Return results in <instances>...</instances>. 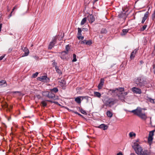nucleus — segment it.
<instances>
[{
    "mask_svg": "<svg viewBox=\"0 0 155 155\" xmlns=\"http://www.w3.org/2000/svg\"><path fill=\"white\" fill-rule=\"evenodd\" d=\"M124 110L126 112L128 111L133 113L143 120H145L147 118V115L144 112V109L138 107L136 109L131 111H129L126 110Z\"/></svg>",
    "mask_w": 155,
    "mask_h": 155,
    "instance_id": "1",
    "label": "nucleus"
},
{
    "mask_svg": "<svg viewBox=\"0 0 155 155\" xmlns=\"http://www.w3.org/2000/svg\"><path fill=\"white\" fill-rule=\"evenodd\" d=\"M132 147L135 153L138 155H150L147 153V150H143L142 148L139 145V143H133L132 145Z\"/></svg>",
    "mask_w": 155,
    "mask_h": 155,
    "instance_id": "2",
    "label": "nucleus"
},
{
    "mask_svg": "<svg viewBox=\"0 0 155 155\" xmlns=\"http://www.w3.org/2000/svg\"><path fill=\"white\" fill-rule=\"evenodd\" d=\"M104 104L107 107H111L117 102V100L107 97H105L102 100Z\"/></svg>",
    "mask_w": 155,
    "mask_h": 155,
    "instance_id": "3",
    "label": "nucleus"
},
{
    "mask_svg": "<svg viewBox=\"0 0 155 155\" xmlns=\"http://www.w3.org/2000/svg\"><path fill=\"white\" fill-rule=\"evenodd\" d=\"M136 84L140 87L145 85L147 84L146 81L140 78H137L135 81Z\"/></svg>",
    "mask_w": 155,
    "mask_h": 155,
    "instance_id": "4",
    "label": "nucleus"
},
{
    "mask_svg": "<svg viewBox=\"0 0 155 155\" xmlns=\"http://www.w3.org/2000/svg\"><path fill=\"white\" fill-rule=\"evenodd\" d=\"M124 91V88L123 87H120L117 88L115 89H111L110 90V91L112 92L113 93H116L118 96V94L121 93Z\"/></svg>",
    "mask_w": 155,
    "mask_h": 155,
    "instance_id": "5",
    "label": "nucleus"
},
{
    "mask_svg": "<svg viewBox=\"0 0 155 155\" xmlns=\"http://www.w3.org/2000/svg\"><path fill=\"white\" fill-rule=\"evenodd\" d=\"M89 97H78L76 98L75 99V101L78 104H80L81 103V98L82 100L84 99H85L88 102Z\"/></svg>",
    "mask_w": 155,
    "mask_h": 155,
    "instance_id": "6",
    "label": "nucleus"
},
{
    "mask_svg": "<svg viewBox=\"0 0 155 155\" xmlns=\"http://www.w3.org/2000/svg\"><path fill=\"white\" fill-rule=\"evenodd\" d=\"M48 94H47V97L49 98H52L54 100H58V97H55V95L52 93V92H48L47 91L46 92Z\"/></svg>",
    "mask_w": 155,
    "mask_h": 155,
    "instance_id": "7",
    "label": "nucleus"
},
{
    "mask_svg": "<svg viewBox=\"0 0 155 155\" xmlns=\"http://www.w3.org/2000/svg\"><path fill=\"white\" fill-rule=\"evenodd\" d=\"M128 92H123L121 93H120L118 94V96L119 99L121 100H123L124 98V97L125 96L127 95Z\"/></svg>",
    "mask_w": 155,
    "mask_h": 155,
    "instance_id": "8",
    "label": "nucleus"
},
{
    "mask_svg": "<svg viewBox=\"0 0 155 155\" xmlns=\"http://www.w3.org/2000/svg\"><path fill=\"white\" fill-rule=\"evenodd\" d=\"M132 91L134 93L136 94H140L142 93L141 89L136 87H133L132 88Z\"/></svg>",
    "mask_w": 155,
    "mask_h": 155,
    "instance_id": "9",
    "label": "nucleus"
},
{
    "mask_svg": "<svg viewBox=\"0 0 155 155\" xmlns=\"http://www.w3.org/2000/svg\"><path fill=\"white\" fill-rule=\"evenodd\" d=\"M38 79L40 81L47 82L49 81V79L46 76H41L38 78Z\"/></svg>",
    "mask_w": 155,
    "mask_h": 155,
    "instance_id": "10",
    "label": "nucleus"
},
{
    "mask_svg": "<svg viewBox=\"0 0 155 155\" xmlns=\"http://www.w3.org/2000/svg\"><path fill=\"white\" fill-rule=\"evenodd\" d=\"M81 44H86L87 45H90L92 44V41L91 40H89L87 41L86 40H84L81 42Z\"/></svg>",
    "mask_w": 155,
    "mask_h": 155,
    "instance_id": "11",
    "label": "nucleus"
},
{
    "mask_svg": "<svg viewBox=\"0 0 155 155\" xmlns=\"http://www.w3.org/2000/svg\"><path fill=\"white\" fill-rule=\"evenodd\" d=\"M56 41V39L55 38H54L53 39L52 41L50 43L49 46V48L50 49L52 48L54 46V45L55 44Z\"/></svg>",
    "mask_w": 155,
    "mask_h": 155,
    "instance_id": "12",
    "label": "nucleus"
},
{
    "mask_svg": "<svg viewBox=\"0 0 155 155\" xmlns=\"http://www.w3.org/2000/svg\"><path fill=\"white\" fill-rule=\"evenodd\" d=\"M68 54V53L66 51H63L61 53V58L63 59H66V55Z\"/></svg>",
    "mask_w": 155,
    "mask_h": 155,
    "instance_id": "13",
    "label": "nucleus"
},
{
    "mask_svg": "<svg viewBox=\"0 0 155 155\" xmlns=\"http://www.w3.org/2000/svg\"><path fill=\"white\" fill-rule=\"evenodd\" d=\"M88 20L91 23H92L95 21V18L94 16L92 15H90L88 16Z\"/></svg>",
    "mask_w": 155,
    "mask_h": 155,
    "instance_id": "14",
    "label": "nucleus"
},
{
    "mask_svg": "<svg viewBox=\"0 0 155 155\" xmlns=\"http://www.w3.org/2000/svg\"><path fill=\"white\" fill-rule=\"evenodd\" d=\"M58 82L59 84L62 87H64L65 86L66 84V82L63 79L61 80L60 79L59 80Z\"/></svg>",
    "mask_w": 155,
    "mask_h": 155,
    "instance_id": "15",
    "label": "nucleus"
},
{
    "mask_svg": "<svg viewBox=\"0 0 155 155\" xmlns=\"http://www.w3.org/2000/svg\"><path fill=\"white\" fill-rule=\"evenodd\" d=\"M104 79H101L100 81V83L99 84L98 87L99 89H101L104 83Z\"/></svg>",
    "mask_w": 155,
    "mask_h": 155,
    "instance_id": "16",
    "label": "nucleus"
},
{
    "mask_svg": "<svg viewBox=\"0 0 155 155\" xmlns=\"http://www.w3.org/2000/svg\"><path fill=\"white\" fill-rule=\"evenodd\" d=\"M137 50L136 49H135L134 50V51L131 53L130 58L131 59H133L135 56V55L137 52Z\"/></svg>",
    "mask_w": 155,
    "mask_h": 155,
    "instance_id": "17",
    "label": "nucleus"
},
{
    "mask_svg": "<svg viewBox=\"0 0 155 155\" xmlns=\"http://www.w3.org/2000/svg\"><path fill=\"white\" fill-rule=\"evenodd\" d=\"M98 127L100 128L103 129L104 130H107L108 127V126L104 124H102L100 125Z\"/></svg>",
    "mask_w": 155,
    "mask_h": 155,
    "instance_id": "18",
    "label": "nucleus"
},
{
    "mask_svg": "<svg viewBox=\"0 0 155 155\" xmlns=\"http://www.w3.org/2000/svg\"><path fill=\"white\" fill-rule=\"evenodd\" d=\"M149 14L148 12H147L145 14H144V16L143 18V19L142 21V23H143L145 20L147 18L148 16V15Z\"/></svg>",
    "mask_w": 155,
    "mask_h": 155,
    "instance_id": "19",
    "label": "nucleus"
},
{
    "mask_svg": "<svg viewBox=\"0 0 155 155\" xmlns=\"http://www.w3.org/2000/svg\"><path fill=\"white\" fill-rule=\"evenodd\" d=\"M6 81L4 80H2L0 81V87H5L6 85Z\"/></svg>",
    "mask_w": 155,
    "mask_h": 155,
    "instance_id": "20",
    "label": "nucleus"
},
{
    "mask_svg": "<svg viewBox=\"0 0 155 155\" xmlns=\"http://www.w3.org/2000/svg\"><path fill=\"white\" fill-rule=\"evenodd\" d=\"M23 51L25 52V55L24 56H27L28 54L29 53V51L28 49L26 48H24L23 49Z\"/></svg>",
    "mask_w": 155,
    "mask_h": 155,
    "instance_id": "21",
    "label": "nucleus"
},
{
    "mask_svg": "<svg viewBox=\"0 0 155 155\" xmlns=\"http://www.w3.org/2000/svg\"><path fill=\"white\" fill-rule=\"evenodd\" d=\"M147 100L151 103L155 104V99H153L149 97H147Z\"/></svg>",
    "mask_w": 155,
    "mask_h": 155,
    "instance_id": "22",
    "label": "nucleus"
},
{
    "mask_svg": "<svg viewBox=\"0 0 155 155\" xmlns=\"http://www.w3.org/2000/svg\"><path fill=\"white\" fill-rule=\"evenodd\" d=\"M94 94L95 96L98 98H100L101 95L100 93L97 92H94Z\"/></svg>",
    "mask_w": 155,
    "mask_h": 155,
    "instance_id": "23",
    "label": "nucleus"
},
{
    "mask_svg": "<svg viewBox=\"0 0 155 155\" xmlns=\"http://www.w3.org/2000/svg\"><path fill=\"white\" fill-rule=\"evenodd\" d=\"M106 114L107 116L109 117H111L113 116L112 113L109 110L107 111Z\"/></svg>",
    "mask_w": 155,
    "mask_h": 155,
    "instance_id": "24",
    "label": "nucleus"
},
{
    "mask_svg": "<svg viewBox=\"0 0 155 155\" xmlns=\"http://www.w3.org/2000/svg\"><path fill=\"white\" fill-rule=\"evenodd\" d=\"M136 134L133 132H130L129 134V136L130 137H136Z\"/></svg>",
    "mask_w": 155,
    "mask_h": 155,
    "instance_id": "25",
    "label": "nucleus"
},
{
    "mask_svg": "<svg viewBox=\"0 0 155 155\" xmlns=\"http://www.w3.org/2000/svg\"><path fill=\"white\" fill-rule=\"evenodd\" d=\"M153 140V137H148V143L150 145H151V144H152Z\"/></svg>",
    "mask_w": 155,
    "mask_h": 155,
    "instance_id": "26",
    "label": "nucleus"
},
{
    "mask_svg": "<svg viewBox=\"0 0 155 155\" xmlns=\"http://www.w3.org/2000/svg\"><path fill=\"white\" fill-rule=\"evenodd\" d=\"M87 21V18H83L81 22V25H84L86 22Z\"/></svg>",
    "mask_w": 155,
    "mask_h": 155,
    "instance_id": "27",
    "label": "nucleus"
},
{
    "mask_svg": "<svg viewBox=\"0 0 155 155\" xmlns=\"http://www.w3.org/2000/svg\"><path fill=\"white\" fill-rule=\"evenodd\" d=\"M154 131V130H153L151 131H150L149 133V137H153V133Z\"/></svg>",
    "mask_w": 155,
    "mask_h": 155,
    "instance_id": "28",
    "label": "nucleus"
},
{
    "mask_svg": "<svg viewBox=\"0 0 155 155\" xmlns=\"http://www.w3.org/2000/svg\"><path fill=\"white\" fill-rule=\"evenodd\" d=\"M79 109L81 113L85 115H86L87 114V113H86L85 110H84L82 108H80L79 107Z\"/></svg>",
    "mask_w": 155,
    "mask_h": 155,
    "instance_id": "29",
    "label": "nucleus"
},
{
    "mask_svg": "<svg viewBox=\"0 0 155 155\" xmlns=\"http://www.w3.org/2000/svg\"><path fill=\"white\" fill-rule=\"evenodd\" d=\"M128 29H123V33L121 34L122 35H125L126 33L128 32Z\"/></svg>",
    "mask_w": 155,
    "mask_h": 155,
    "instance_id": "30",
    "label": "nucleus"
},
{
    "mask_svg": "<svg viewBox=\"0 0 155 155\" xmlns=\"http://www.w3.org/2000/svg\"><path fill=\"white\" fill-rule=\"evenodd\" d=\"M55 69L56 71L59 74H62L61 70H60L57 67H56Z\"/></svg>",
    "mask_w": 155,
    "mask_h": 155,
    "instance_id": "31",
    "label": "nucleus"
},
{
    "mask_svg": "<svg viewBox=\"0 0 155 155\" xmlns=\"http://www.w3.org/2000/svg\"><path fill=\"white\" fill-rule=\"evenodd\" d=\"M107 32V31L105 28H102L101 30V34H106Z\"/></svg>",
    "mask_w": 155,
    "mask_h": 155,
    "instance_id": "32",
    "label": "nucleus"
},
{
    "mask_svg": "<svg viewBox=\"0 0 155 155\" xmlns=\"http://www.w3.org/2000/svg\"><path fill=\"white\" fill-rule=\"evenodd\" d=\"M78 35H81V30L80 28H78Z\"/></svg>",
    "mask_w": 155,
    "mask_h": 155,
    "instance_id": "33",
    "label": "nucleus"
},
{
    "mask_svg": "<svg viewBox=\"0 0 155 155\" xmlns=\"http://www.w3.org/2000/svg\"><path fill=\"white\" fill-rule=\"evenodd\" d=\"M51 91L54 92L55 93L57 92L58 91V90L57 88L56 87H54L53 89H52L51 90Z\"/></svg>",
    "mask_w": 155,
    "mask_h": 155,
    "instance_id": "34",
    "label": "nucleus"
},
{
    "mask_svg": "<svg viewBox=\"0 0 155 155\" xmlns=\"http://www.w3.org/2000/svg\"><path fill=\"white\" fill-rule=\"evenodd\" d=\"M70 47H69L68 45H67L66 46V51H66L68 53V52L69 51V50H70Z\"/></svg>",
    "mask_w": 155,
    "mask_h": 155,
    "instance_id": "35",
    "label": "nucleus"
},
{
    "mask_svg": "<svg viewBox=\"0 0 155 155\" xmlns=\"http://www.w3.org/2000/svg\"><path fill=\"white\" fill-rule=\"evenodd\" d=\"M38 74V72H36L35 73L33 74L32 77L33 78H35L37 77Z\"/></svg>",
    "mask_w": 155,
    "mask_h": 155,
    "instance_id": "36",
    "label": "nucleus"
},
{
    "mask_svg": "<svg viewBox=\"0 0 155 155\" xmlns=\"http://www.w3.org/2000/svg\"><path fill=\"white\" fill-rule=\"evenodd\" d=\"M41 104L42 105L44 106V107H45V106H46L47 105V103H46V102L45 101H42L41 103Z\"/></svg>",
    "mask_w": 155,
    "mask_h": 155,
    "instance_id": "37",
    "label": "nucleus"
},
{
    "mask_svg": "<svg viewBox=\"0 0 155 155\" xmlns=\"http://www.w3.org/2000/svg\"><path fill=\"white\" fill-rule=\"evenodd\" d=\"M74 59L72 60V61H77V59L76 58V55L75 54H74L73 55Z\"/></svg>",
    "mask_w": 155,
    "mask_h": 155,
    "instance_id": "38",
    "label": "nucleus"
},
{
    "mask_svg": "<svg viewBox=\"0 0 155 155\" xmlns=\"http://www.w3.org/2000/svg\"><path fill=\"white\" fill-rule=\"evenodd\" d=\"M77 37L78 39L80 40L81 39L82 40L84 38V37L81 35H78Z\"/></svg>",
    "mask_w": 155,
    "mask_h": 155,
    "instance_id": "39",
    "label": "nucleus"
},
{
    "mask_svg": "<svg viewBox=\"0 0 155 155\" xmlns=\"http://www.w3.org/2000/svg\"><path fill=\"white\" fill-rule=\"evenodd\" d=\"M48 101L51 103H55L57 105H59L58 102L55 101Z\"/></svg>",
    "mask_w": 155,
    "mask_h": 155,
    "instance_id": "40",
    "label": "nucleus"
},
{
    "mask_svg": "<svg viewBox=\"0 0 155 155\" xmlns=\"http://www.w3.org/2000/svg\"><path fill=\"white\" fill-rule=\"evenodd\" d=\"M147 27V25H144V26H143V27L141 29V31H143L144 30H145V29Z\"/></svg>",
    "mask_w": 155,
    "mask_h": 155,
    "instance_id": "41",
    "label": "nucleus"
},
{
    "mask_svg": "<svg viewBox=\"0 0 155 155\" xmlns=\"http://www.w3.org/2000/svg\"><path fill=\"white\" fill-rule=\"evenodd\" d=\"M8 105L7 104H5V105H4V108H8V110H10V109L8 107Z\"/></svg>",
    "mask_w": 155,
    "mask_h": 155,
    "instance_id": "42",
    "label": "nucleus"
},
{
    "mask_svg": "<svg viewBox=\"0 0 155 155\" xmlns=\"http://www.w3.org/2000/svg\"><path fill=\"white\" fill-rule=\"evenodd\" d=\"M52 64H53V66L55 67V68H56V67H57V64L55 62H54Z\"/></svg>",
    "mask_w": 155,
    "mask_h": 155,
    "instance_id": "43",
    "label": "nucleus"
},
{
    "mask_svg": "<svg viewBox=\"0 0 155 155\" xmlns=\"http://www.w3.org/2000/svg\"><path fill=\"white\" fill-rule=\"evenodd\" d=\"M139 142V139H137V140H135V141L133 143H139L138 142Z\"/></svg>",
    "mask_w": 155,
    "mask_h": 155,
    "instance_id": "44",
    "label": "nucleus"
},
{
    "mask_svg": "<svg viewBox=\"0 0 155 155\" xmlns=\"http://www.w3.org/2000/svg\"><path fill=\"white\" fill-rule=\"evenodd\" d=\"M153 73L154 74H155V64L153 65Z\"/></svg>",
    "mask_w": 155,
    "mask_h": 155,
    "instance_id": "45",
    "label": "nucleus"
},
{
    "mask_svg": "<svg viewBox=\"0 0 155 155\" xmlns=\"http://www.w3.org/2000/svg\"><path fill=\"white\" fill-rule=\"evenodd\" d=\"M13 93H18V95H20V94H21L19 92V91L13 92Z\"/></svg>",
    "mask_w": 155,
    "mask_h": 155,
    "instance_id": "46",
    "label": "nucleus"
},
{
    "mask_svg": "<svg viewBox=\"0 0 155 155\" xmlns=\"http://www.w3.org/2000/svg\"><path fill=\"white\" fill-rule=\"evenodd\" d=\"M16 8V7L15 6V7H14V8H13L12 10V12H11V14H10V16H11V14L12 13V12L14 11V10Z\"/></svg>",
    "mask_w": 155,
    "mask_h": 155,
    "instance_id": "47",
    "label": "nucleus"
},
{
    "mask_svg": "<svg viewBox=\"0 0 155 155\" xmlns=\"http://www.w3.org/2000/svg\"><path fill=\"white\" fill-rule=\"evenodd\" d=\"M5 56H2L0 57V61L2 60L3 58Z\"/></svg>",
    "mask_w": 155,
    "mask_h": 155,
    "instance_id": "48",
    "label": "nucleus"
},
{
    "mask_svg": "<svg viewBox=\"0 0 155 155\" xmlns=\"http://www.w3.org/2000/svg\"><path fill=\"white\" fill-rule=\"evenodd\" d=\"M117 155H123L122 153L120 152L118 153H117Z\"/></svg>",
    "mask_w": 155,
    "mask_h": 155,
    "instance_id": "49",
    "label": "nucleus"
},
{
    "mask_svg": "<svg viewBox=\"0 0 155 155\" xmlns=\"http://www.w3.org/2000/svg\"><path fill=\"white\" fill-rule=\"evenodd\" d=\"M36 97L38 99H39L41 97L40 95H37L36 96Z\"/></svg>",
    "mask_w": 155,
    "mask_h": 155,
    "instance_id": "50",
    "label": "nucleus"
},
{
    "mask_svg": "<svg viewBox=\"0 0 155 155\" xmlns=\"http://www.w3.org/2000/svg\"><path fill=\"white\" fill-rule=\"evenodd\" d=\"M2 24H0V31L1 30V28L2 27Z\"/></svg>",
    "mask_w": 155,
    "mask_h": 155,
    "instance_id": "51",
    "label": "nucleus"
},
{
    "mask_svg": "<svg viewBox=\"0 0 155 155\" xmlns=\"http://www.w3.org/2000/svg\"><path fill=\"white\" fill-rule=\"evenodd\" d=\"M72 112H73L74 113H75V114H78V112H76V111H74L73 110H72Z\"/></svg>",
    "mask_w": 155,
    "mask_h": 155,
    "instance_id": "52",
    "label": "nucleus"
},
{
    "mask_svg": "<svg viewBox=\"0 0 155 155\" xmlns=\"http://www.w3.org/2000/svg\"><path fill=\"white\" fill-rule=\"evenodd\" d=\"M130 155H136L135 154H134V153H131V154H130Z\"/></svg>",
    "mask_w": 155,
    "mask_h": 155,
    "instance_id": "53",
    "label": "nucleus"
},
{
    "mask_svg": "<svg viewBox=\"0 0 155 155\" xmlns=\"http://www.w3.org/2000/svg\"><path fill=\"white\" fill-rule=\"evenodd\" d=\"M78 115L80 116H82V115H81L80 114H79V113H78Z\"/></svg>",
    "mask_w": 155,
    "mask_h": 155,
    "instance_id": "54",
    "label": "nucleus"
},
{
    "mask_svg": "<svg viewBox=\"0 0 155 155\" xmlns=\"http://www.w3.org/2000/svg\"><path fill=\"white\" fill-rule=\"evenodd\" d=\"M98 0H94V2H97V1Z\"/></svg>",
    "mask_w": 155,
    "mask_h": 155,
    "instance_id": "55",
    "label": "nucleus"
},
{
    "mask_svg": "<svg viewBox=\"0 0 155 155\" xmlns=\"http://www.w3.org/2000/svg\"><path fill=\"white\" fill-rule=\"evenodd\" d=\"M10 107L11 108H12V105H10Z\"/></svg>",
    "mask_w": 155,
    "mask_h": 155,
    "instance_id": "56",
    "label": "nucleus"
},
{
    "mask_svg": "<svg viewBox=\"0 0 155 155\" xmlns=\"http://www.w3.org/2000/svg\"><path fill=\"white\" fill-rule=\"evenodd\" d=\"M10 119V118H8V120H9Z\"/></svg>",
    "mask_w": 155,
    "mask_h": 155,
    "instance_id": "57",
    "label": "nucleus"
},
{
    "mask_svg": "<svg viewBox=\"0 0 155 155\" xmlns=\"http://www.w3.org/2000/svg\"><path fill=\"white\" fill-rule=\"evenodd\" d=\"M154 49H155V46H154Z\"/></svg>",
    "mask_w": 155,
    "mask_h": 155,
    "instance_id": "58",
    "label": "nucleus"
}]
</instances>
